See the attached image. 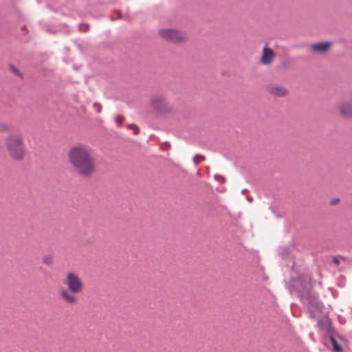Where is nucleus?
Listing matches in <instances>:
<instances>
[{
	"label": "nucleus",
	"mask_w": 352,
	"mask_h": 352,
	"mask_svg": "<svg viewBox=\"0 0 352 352\" xmlns=\"http://www.w3.org/2000/svg\"><path fill=\"white\" fill-rule=\"evenodd\" d=\"M68 161L77 175L91 177L97 169L93 149L85 144L72 146L67 153Z\"/></svg>",
	"instance_id": "nucleus-1"
},
{
	"label": "nucleus",
	"mask_w": 352,
	"mask_h": 352,
	"mask_svg": "<svg viewBox=\"0 0 352 352\" xmlns=\"http://www.w3.org/2000/svg\"><path fill=\"white\" fill-rule=\"evenodd\" d=\"M63 285L58 289V296L65 304L74 305L78 302V294L82 293L85 284L80 275L74 271H68L65 274Z\"/></svg>",
	"instance_id": "nucleus-2"
},
{
	"label": "nucleus",
	"mask_w": 352,
	"mask_h": 352,
	"mask_svg": "<svg viewBox=\"0 0 352 352\" xmlns=\"http://www.w3.org/2000/svg\"><path fill=\"white\" fill-rule=\"evenodd\" d=\"M5 146L8 155L15 161H22L27 154L25 140L20 133H12L5 139Z\"/></svg>",
	"instance_id": "nucleus-3"
},
{
	"label": "nucleus",
	"mask_w": 352,
	"mask_h": 352,
	"mask_svg": "<svg viewBox=\"0 0 352 352\" xmlns=\"http://www.w3.org/2000/svg\"><path fill=\"white\" fill-rule=\"evenodd\" d=\"M151 106L157 115H164L172 111L171 104L166 101V98L162 95L153 96L151 99Z\"/></svg>",
	"instance_id": "nucleus-4"
},
{
	"label": "nucleus",
	"mask_w": 352,
	"mask_h": 352,
	"mask_svg": "<svg viewBox=\"0 0 352 352\" xmlns=\"http://www.w3.org/2000/svg\"><path fill=\"white\" fill-rule=\"evenodd\" d=\"M160 36L164 40L179 43L187 41L188 36L186 33L173 29H163L159 32Z\"/></svg>",
	"instance_id": "nucleus-5"
},
{
	"label": "nucleus",
	"mask_w": 352,
	"mask_h": 352,
	"mask_svg": "<svg viewBox=\"0 0 352 352\" xmlns=\"http://www.w3.org/2000/svg\"><path fill=\"white\" fill-rule=\"evenodd\" d=\"M335 111L343 119H352V98L339 101L336 106Z\"/></svg>",
	"instance_id": "nucleus-6"
},
{
	"label": "nucleus",
	"mask_w": 352,
	"mask_h": 352,
	"mask_svg": "<svg viewBox=\"0 0 352 352\" xmlns=\"http://www.w3.org/2000/svg\"><path fill=\"white\" fill-rule=\"evenodd\" d=\"M266 90L271 96L278 98L286 96L289 93L286 87L277 84L268 85Z\"/></svg>",
	"instance_id": "nucleus-7"
},
{
	"label": "nucleus",
	"mask_w": 352,
	"mask_h": 352,
	"mask_svg": "<svg viewBox=\"0 0 352 352\" xmlns=\"http://www.w3.org/2000/svg\"><path fill=\"white\" fill-rule=\"evenodd\" d=\"M331 46L332 43L330 41L319 42L310 45L309 50L313 53L322 54L328 52Z\"/></svg>",
	"instance_id": "nucleus-8"
},
{
	"label": "nucleus",
	"mask_w": 352,
	"mask_h": 352,
	"mask_svg": "<svg viewBox=\"0 0 352 352\" xmlns=\"http://www.w3.org/2000/svg\"><path fill=\"white\" fill-rule=\"evenodd\" d=\"M274 58L275 54L274 51L265 45L263 49L260 58L261 63L265 65H270L274 61Z\"/></svg>",
	"instance_id": "nucleus-9"
},
{
	"label": "nucleus",
	"mask_w": 352,
	"mask_h": 352,
	"mask_svg": "<svg viewBox=\"0 0 352 352\" xmlns=\"http://www.w3.org/2000/svg\"><path fill=\"white\" fill-rule=\"evenodd\" d=\"M331 342L335 352H342V348L333 337H331Z\"/></svg>",
	"instance_id": "nucleus-10"
},
{
	"label": "nucleus",
	"mask_w": 352,
	"mask_h": 352,
	"mask_svg": "<svg viewBox=\"0 0 352 352\" xmlns=\"http://www.w3.org/2000/svg\"><path fill=\"white\" fill-rule=\"evenodd\" d=\"M12 129L11 126L5 123L0 124V132L1 133H8Z\"/></svg>",
	"instance_id": "nucleus-11"
},
{
	"label": "nucleus",
	"mask_w": 352,
	"mask_h": 352,
	"mask_svg": "<svg viewBox=\"0 0 352 352\" xmlns=\"http://www.w3.org/2000/svg\"><path fill=\"white\" fill-rule=\"evenodd\" d=\"M42 261L43 263L50 265L53 263V257L50 255H47L42 258Z\"/></svg>",
	"instance_id": "nucleus-12"
},
{
	"label": "nucleus",
	"mask_w": 352,
	"mask_h": 352,
	"mask_svg": "<svg viewBox=\"0 0 352 352\" xmlns=\"http://www.w3.org/2000/svg\"><path fill=\"white\" fill-rule=\"evenodd\" d=\"M129 129H131L134 133V134L137 135L139 133V128L135 124H130L128 126Z\"/></svg>",
	"instance_id": "nucleus-13"
},
{
	"label": "nucleus",
	"mask_w": 352,
	"mask_h": 352,
	"mask_svg": "<svg viewBox=\"0 0 352 352\" xmlns=\"http://www.w3.org/2000/svg\"><path fill=\"white\" fill-rule=\"evenodd\" d=\"M116 122L120 126L124 120V117L122 116H117L115 118Z\"/></svg>",
	"instance_id": "nucleus-14"
},
{
	"label": "nucleus",
	"mask_w": 352,
	"mask_h": 352,
	"mask_svg": "<svg viewBox=\"0 0 352 352\" xmlns=\"http://www.w3.org/2000/svg\"><path fill=\"white\" fill-rule=\"evenodd\" d=\"M204 160V157L201 156V155H196L195 157H194V162L195 164H198L200 161Z\"/></svg>",
	"instance_id": "nucleus-15"
},
{
	"label": "nucleus",
	"mask_w": 352,
	"mask_h": 352,
	"mask_svg": "<svg viewBox=\"0 0 352 352\" xmlns=\"http://www.w3.org/2000/svg\"><path fill=\"white\" fill-rule=\"evenodd\" d=\"M10 70L14 73L16 75L19 76H21V74L19 73V71L13 65H10Z\"/></svg>",
	"instance_id": "nucleus-16"
},
{
	"label": "nucleus",
	"mask_w": 352,
	"mask_h": 352,
	"mask_svg": "<svg viewBox=\"0 0 352 352\" xmlns=\"http://www.w3.org/2000/svg\"><path fill=\"white\" fill-rule=\"evenodd\" d=\"M340 199L339 198H334V199H331L330 204L331 206H335V205L338 204L340 203Z\"/></svg>",
	"instance_id": "nucleus-17"
},
{
	"label": "nucleus",
	"mask_w": 352,
	"mask_h": 352,
	"mask_svg": "<svg viewBox=\"0 0 352 352\" xmlns=\"http://www.w3.org/2000/svg\"><path fill=\"white\" fill-rule=\"evenodd\" d=\"M94 106H95V107H97V111H98V113H100V112L101 111V110H102V107H101V105H100V104H94Z\"/></svg>",
	"instance_id": "nucleus-18"
},
{
	"label": "nucleus",
	"mask_w": 352,
	"mask_h": 352,
	"mask_svg": "<svg viewBox=\"0 0 352 352\" xmlns=\"http://www.w3.org/2000/svg\"><path fill=\"white\" fill-rule=\"evenodd\" d=\"M333 262L337 265H338L340 264V261H339L338 258H333Z\"/></svg>",
	"instance_id": "nucleus-19"
},
{
	"label": "nucleus",
	"mask_w": 352,
	"mask_h": 352,
	"mask_svg": "<svg viewBox=\"0 0 352 352\" xmlns=\"http://www.w3.org/2000/svg\"><path fill=\"white\" fill-rule=\"evenodd\" d=\"M326 322L327 323V329L329 330L331 328V327H330V321H329V318L326 319Z\"/></svg>",
	"instance_id": "nucleus-20"
}]
</instances>
